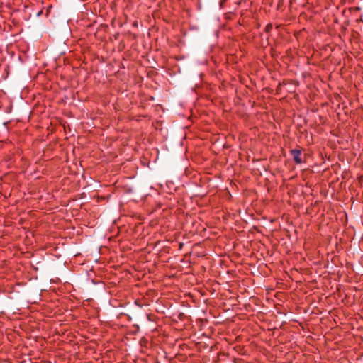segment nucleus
<instances>
[{"instance_id": "1", "label": "nucleus", "mask_w": 363, "mask_h": 363, "mask_svg": "<svg viewBox=\"0 0 363 363\" xmlns=\"http://www.w3.org/2000/svg\"><path fill=\"white\" fill-rule=\"evenodd\" d=\"M291 154L293 156L294 160L295 161V162L296 164L302 163V160L301 158V150H296V149L292 150L291 151Z\"/></svg>"}, {"instance_id": "2", "label": "nucleus", "mask_w": 363, "mask_h": 363, "mask_svg": "<svg viewBox=\"0 0 363 363\" xmlns=\"http://www.w3.org/2000/svg\"><path fill=\"white\" fill-rule=\"evenodd\" d=\"M24 362H25V361H21L20 363H24Z\"/></svg>"}]
</instances>
